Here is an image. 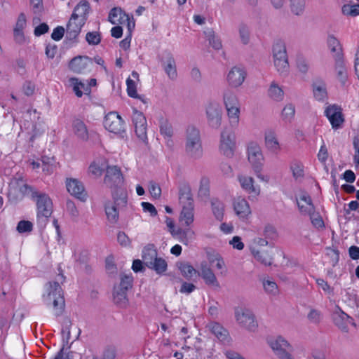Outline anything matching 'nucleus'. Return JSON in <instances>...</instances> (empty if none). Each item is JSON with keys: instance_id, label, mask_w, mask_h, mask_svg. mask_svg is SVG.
Instances as JSON below:
<instances>
[{"instance_id": "13d9d810", "label": "nucleus", "mask_w": 359, "mask_h": 359, "mask_svg": "<svg viewBox=\"0 0 359 359\" xmlns=\"http://www.w3.org/2000/svg\"><path fill=\"white\" fill-rule=\"evenodd\" d=\"M86 39L90 45H97L100 43L101 36L98 32H90L86 34Z\"/></svg>"}, {"instance_id": "c756f323", "label": "nucleus", "mask_w": 359, "mask_h": 359, "mask_svg": "<svg viewBox=\"0 0 359 359\" xmlns=\"http://www.w3.org/2000/svg\"><path fill=\"white\" fill-rule=\"evenodd\" d=\"M327 46L334 60L343 58L342 48L337 38L334 36H329L327 38Z\"/></svg>"}, {"instance_id": "2eb2a0df", "label": "nucleus", "mask_w": 359, "mask_h": 359, "mask_svg": "<svg viewBox=\"0 0 359 359\" xmlns=\"http://www.w3.org/2000/svg\"><path fill=\"white\" fill-rule=\"evenodd\" d=\"M246 75L247 73L243 67L235 66L229 72L226 80L231 87L237 88L243 84Z\"/></svg>"}, {"instance_id": "0eeeda50", "label": "nucleus", "mask_w": 359, "mask_h": 359, "mask_svg": "<svg viewBox=\"0 0 359 359\" xmlns=\"http://www.w3.org/2000/svg\"><path fill=\"white\" fill-rule=\"evenodd\" d=\"M132 121L135 127V132L140 140L144 143L147 142V120L143 113L133 109Z\"/></svg>"}, {"instance_id": "cd10ccee", "label": "nucleus", "mask_w": 359, "mask_h": 359, "mask_svg": "<svg viewBox=\"0 0 359 359\" xmlns=\"http://www.w3.org/2000/svg\"><path fill=\"white\" fill-rule=\"evenodd\" d=\"M114 189V190L112 191V196L114 198L113 204L118 208H124L128 202L127 191L122 187H116Z\"/></svg>"}, {"instance_id": "412c9836", "label": "nucleus", "mask_w": 359, "mask_h": 359, "mask_svg": "<svg viewBox=\"0 0 359 359\" xmlns=\"http://www.w3.org/2000/svg\"><path fill=\"white\" fill-rule=\"evenodd\" d=\"M179 202L182 205L194 204V198L189 184L186 181L178 183Z\"/></svg>"}, {"instance_id": "a18cd8bd", "label": "nucleus", "mask_w": 359, "mask_h": 359, "mask_svg": "<svg viewBox=\"0 0 359 359\" xmlns=\"http://www.w3.org/2000/svg\"><path fill=\"white\" fill-rule=\"evenodd\" d=\"M269 95L274 100L280 101L283 99L284 93L280 86L273 82L269 89Z\"/></svg>"}, {"instance_id": "2f4dec72", "label": "nucleus", "mask_w": 359, "mask_h": 359, "mask_svg": "<svg viewBox=\"0 0 359 359\" xmlns=\"http://www.w3.org/2000/svg\"><path fill=\"white\" fill-rule=\"evenodd\" d=\"M315 98L318 101H325L327 98L326 84L323 81H316L313 84Z\"/></svg>"}, {"instance_id": "c9c22d12", "label": "nucleus", "mask_w": 359, "mask_h": 359, "mask_svg": "<svg viewBox=\"0 0 359 359\" xmlns=\"http://www.w3.org/2000/svg\"><path fill=\"white\" fill-rule=\"evenodd\" d=\"M182 275L187 279H191L197 273V271L188 262H180L177 264Z\"/></svg>"}, {"instance_id": "338daca9", "label": "nucleus", "mask_w": 359, "mask_h": 359, "mask_svg": "<svg viewBox=\"0 0 359 359\" xmlns=\"http://www.w3.org/2000/svg\"><path fill=\"white\" fill-rule=\"evenodd\" d=\"M239 34L243 43L247 44L250 39L248 28L245 25H241L239 27Z\"/></svg>"}, {"instance_id": "69168bd1", "label": "nucleus", "mask_w": 359, "mask_h": 359, "mask_svg": "<svg viewBox=\"0 0 359 359\" xmlns=\"http://www.w3.org/2000/svg\"><path fill=\"white\" fill-rule=\"evenodd\" d=\"M209 179L206 177H202L200 180L199 193L202 195H206L209 191Z\"/></svg>"}, {"instance_id": "774afa93", "label": "nucleus", "mask_w": 359, "mask_h": 359, "mask_svg": "<svg viewBox=\"0 0 359 359\" xmlns=\"http://www.w3.org/2000/svg\"><path fill=\"white\" fill-rule=\"evenodd\" d=\"M116 358V349L112 346H107L104 348L102 359H115Z\"/></svg>"}, {"instance_id": "864d4df0", "label": "nucleus", "mask_w": 359, "mask_h": 359, "mask_svg": "<svg viewBox=\"0 0 359 359\" xmlns=\"http://www.w3.org/2000/svg\"><path fill=\"white\" fill-rule=\"evenodd\" d=\"M342 13L346 15L356 16L359 15V4H346L342 7Z\"/></svg>"}, {"instance_id": "6e6552de", "label": "nucleus", "mask_w": 359, "mask_h": 359, "mask_svg": "<svg viewBox=\"0 0 359 359\" xmlns=\"http://www.w3.org/2000/svg\"><path fill=\"white\" fill-rule=\"evenodd\" d=\"M104 126L107 130L115 134H121L125 131L123 120L115 111L109 112L105 116Z\"/></svg>"}, {"instance_id": "39448f33", "label": "nucleus", "mask_w": 359, "mask_h": 359, "mask_svg": "<svg viewBox=\"0 0 359 359\" xmlns=\"http://www.w3.org/2000/svg\"><path fill=\"white\" fill-rule=\"evenodd\" d=\"M248 161L257 176L263 180L261 171L264 165V156L260 147L255 143L250 144L248 147Z\"/></svg>"}, {"instance_id": "b1692460", "label": "nucleus", "mask_w": 359, "mask_h": 359, "mask_svg": "<svg viewBox=\"0 0 359 359\" xmlns=\"http://www.w3.org/2000/svg\"><path fill=\"white\" fill-rule=\"evenodd\" d=\"M206 328L220 341L223 343L229 341L228 331L219 323L210 322L206 325Z\"/></svg>"}, {"instance_id": "dca6fc26", "label": "nucleus", "mask_w": 359, "mask_h": 359, "mask_svg": "<svg viewBox=\"0 0 359 359\" xmlns=\"http://www.w3.org/2000/svg\"><path fill=\"white\" fill-rule=\"evenodd\" d=\"M264 144L266 149L272 154H278L281 150L277 133L272 128H268L265 130Z\"/></svg>"}, {"instance_id": "a19ab883", "label": "nucleus", "mask_w": 359, "mask_h": 359, "mask_svg": "<svg viewBox=\"0 0 359 359\" xmlns=\"http://www.w3.org/2000/svg\"><path fill=\"white\" fill-rule=\"evenodd\" d=\"M290 170L292 172V176L297 181H302L304 177V170L303 164L297 161H294L291 163Z\"/></svg>"}, {"instance_id": "72a5a7b5", "label": "nucleus", "mask_w": 359, "mask_h": 359, "mask_svg": "<svg viewBox=\"0 0 359 359\" xmlns=\"http://www.w3.org/2000/svg\"><path fill=\"white\" fill-rule=\"evenodd\" d=\"M90 10V4L86 1H81L74 8L73 13L76 15L77 19H83V21H86L87 15Z\"/></svg>"}, {"instance_id": "4c0bfd02", "label": "nucleus", "mask_w": 359, "mask_h": 359, "mask_svg": "<svg viewBox=\"0 0 359 359\" xmlns=\"http://www.w3.org/2000/svg\"><path fill=\"white\" fill-rule=\"evenodd\" d=\"M118 208L111 202L105 204V212L108 220L111 223H116L118 219Z\"/></svg>"}, {"instance_id": "473e14b6", "label": "nucleus", "mask_w": 359, "mask_h": 359, "mask_svg": "<svg viewBox=\"0 0 359 359\" xmlns=\"http://www.w3.org/2000/svg\"><path fill=\"white\" fill-rule=\"evenodd\" d=\"M182 210L180 214V219L184 222L186 226H189L194 222V204L182 205Z\"/></svg>"}, {"instance_id": "4468645a", "label": "nucleus", "mask_w": 359, "mask_h": 359, "mask_svg": "<svg viewBox=\"0 0 359 359\" xmlns=\"http://www.w3.org/2000/svg\"><path fill=\"white\" fill-rule=\"evenodd\" d=\"M93 65L92 59L88 56H76L72 58L69 63V68L76 74H84L90 70Z\"/></svg>"}, {"instance_id": "f257e3e1", "label": "nucleus", "mask_w": 359, "mask_h": 359, "mask_svg": "<svg viewBox=\"0 0 359 359\" xmlns=\"http://www.w3.org/2000/svg\"><path fill=\"white\" fill-rule=\"evenodd\" d=\"M25 194L30 196L36 201L37 207V224L43 228L48 222L53 212V203L50 197L45 193L40 192L34 187L25 184Z\"/></svg>"}, {"instance_id": "f03ea898", "label": "nucleus", "mask_w": 359, "mask_h": 359, "mask_svg": "<svg viewBox=\"0 0 359 359\" xmlns=\"http://www.w3.org/2000/svg\"><path fill=\"white\" fill-rule=\"evenodd\" d=\"M65 277L59 274L57 281H50L46 285V294L43 295L44 303L48 306H52L56 316H60L65 309V299L62 289L59 281L62 283Z\"/></svg>"}, {"instance_id": "680f3d73", "label": "nucleus", "mask_w": 359, "mask_h": 359, "mask_svg": "<svg viewBox=\"0 0 359 359\" xmlns=\"http://www.w3.org/2000/svg\"><path fill=\"white\" fill-rule=\"evenodd\" d=\"M307 318L311 323L318 324L322 319V313L320 311L312 309L308 313Z\"/></svg>"}, {"instance_id": "7ed1b4c3", "label": "nucleus", "mask_w": 359, "mask_h": 359, "mask_svg": "<svg viewBox=\"0 0 359 359\" xmlns=\"http://www.w3.org/2000/svg\"><path fill=\"white\" fill-rule=\"evenodd\" d=\"M184 154L192 160L199 159L203 154L200 131L193 126H188L185 132Z\"/></svg>"}, {"instance_id": "052dcab7", "label": "nucleus", "mask_w": 359, "mask_h": 359, "mask_svg": "<svg viewBox=\"0 0 359 359\" xmlns=\"http://www.w3.org/2000/svg\"><path fill=\"white\" fill-rule=\"evenodd\" d=\"M126 85H127L128 95L130 97H133V98L138 97V94L137 92L135 82L130 78H128L126 80Z\"/></svg>"}, {"instance_id": "1a4fd4ad", "label": "nucleus", "mask_w": 359, "mask_h": 359, "mask_svg": "<svg viewBox=\"0 0 359 359\" xmlns=\"http://www.w3.org/2000/svg\"><path fill=\"white\" fill-rule=\"evenodd\" d=\"M235 316L237 322L243 327L253 330L257 326V323L255 319V316L252 312L244 308H238L235 311Z\"/></svg>"}, {"instance_id": "79ce46f5", "label": "nucleus", "mask_w": 359, "mask_h": 359, "mask_svg": "<svg viewBox=\"0 0 359 359\" xmlns=\"http://www.w3.org/2000/svg\"><path fill=\"white\" fill-rule=\"evenodd\" d=\"M167 267L166 261L161 257L156 258L151 263V265L148 266V268L154 270L159 275L163 274L167 270Z\"/></svg>"}, {"instance_id": "6e6d98bb", "label": "nucleus", "mask_w": 359, "mask_h": 359, "mask_svg": "<svg viewBox=\"0 0 359 359\" xmlns=\"http://www.w3.org/2000/svg\"><path fill=\"white\" fill-rule=\"evenodd\" d=\"M160 133L165 138H171L173 135V130L170 123L163 121L160 126Z\"/></svg>"}, {"instance_id": "9b49d317", "label": "nucleus", "mask_w": 359, "mask_h": 359, "mask_svg": "<svg viewBox=\"0 0 359 359\" xmlns=\"http://www.w3.org/2000/svg\"><path fill=\"white\" fill-rule=\"evenodd\" d=\"M235 149V136L231 131L224 130L221 134L219 150L228 158L233 156Z\"/></svg>"}, {"instance_id": "423d86ee", "label": "nucleus", "mask_w": 359, "mask_h": 359, "mask_svg": "<svg viewBox=\"0 0 359 359\" xmlns=\"http://www.w3.org/2000/svg\"><path fill=\"white\" fill-rule=\"evenodd\" d=\"M104 183L111 189L122 187L123 176L120 168L116 165L107 166Z\"/></svg>"}, {"instance_id": "a211bd4d", "label": "nucleus", "mask_w": 359, "mask_h": 359, "mask_svg": "<svg viewBox=\"0 0 359 359\" xmlns=\"http://www.w3.org/2000/svg\"><path fill=\"white\" fill-rule=\"evenodd\" d=\"M296 203L300 213L304 216L312 215L316 210L311 196L306 192H302L299 198H296Z\"/></svg>"}, {"instance_id": "37998d69", "label": "nucleus", "mask_w": 359, "mask_h": 359, "mask_svg": "<svg viewBox=\"0 0 359 359\" xmlns=\"http://www.w3.org/2000/svg\"><path fill=\"white\" fill-rule=\"evenodd\" d=\"M212 212L217 219L222 220L224 216V205L223 203L217 198H213L211 201Z\"/></svg>"}, {"instance_id": "393cba45", "label": "nucleus", "mask_w": 359, "mask_h": 359, "mask_svg": "<svg viewBox=\"0 0 359 359\" xmlns=\"http://www.w3.org/2000/svg\"><path fill=\"white\" fill-rule=\"evenodd\" d=\"M233 208L236 214L240 218H246L251 214V210L248 201L241 197H238L234 200Z\"/></svg>"}, {"instance_id": "f8f14e48", "label": "nucleus", "mask_w": 359, "mask_h": 359, "mask_svg": "<svg viewBox=\"0 0 359 359\" xmlns=\"http://www.w3.org/2000/svg\"><path fill=\"white\" fill-rule=\"evenodd\" d=\"M325 115L330 121L332 128H341L344 121L341 108L337 104L329 105L325 110Z\"/></svg>"}, {"instance_id": "4d7b16f0", "label": "nucleus", "mask_w": 359, "mask_h": 359, "mask_svg": "<svg viewBox=\"0 0 359 359\" xmlns=\"http://www.w3.org/2000/svg\"><path fill=\"white\" fill-rule=\"evenodd\" d=\"M263 286L264 290L270 294L276 295L278 292L277 284L274 281L269 280H264Z\"/></svg>"}, {"instance_id": "09e8293b", "label": "nucleus", "mask_w": 359, "mask_h": 359, "mask_svg": "<svg viewBox=\"0 0 359 359\" xmlns=\"http://www.w3.org/2000/svg\"><path fill=\"white\" fill-rule=\"evenodd\" d=\"M290 10L295 15H302L305 10V0H290Z\"/></svg>"}, {"instance_id": "49530a36", "label": "nucleus", "mask_w": 359, "mask_h": 359, "mask_svg": "<svg viewBox=\"0 0 359 359\" xmlns=\"http://www.w3.org/2000/svg\"><path fill=\"white\" fill-rule=\"evenodd\" d=\"M204 34L209 41L210 46L215 50H219L222 48L220 40L215 34L212 29H208L204 32Z\"/></svg>"}, {"instance_id": "f3484780", "label": "nucleus", "mask_w": 359, "mask_h": 359, "mask_svg": "<svg viewBox=\"0 0 359 359\" xmlns=\"http://www.w3.org/2000/svg\"><path fill=\"white\" fill-rule=\"evenodd\" d=\"M86 22L83 19H77L76 15L72 13V16L67 25L66 34L67 38L69 40L76 39L81 32L82 27L85 25Z\"/></svg>"}, {"instance_id": "bb28decb", "label": "nucleus", "mask_w": 359, "mask_h": 359, "mask_svg": "<svg viewBox=\"0 0 359 359\" xmlns=\"http://www.w3.org/2000/svg\"><path fill=\"white\" fill-rule=\"evenodd\" d=\"M70 86L72 87L73 91L78 97H81L83 94L89 95L91 92L90 86L79 79L72 77L69 79Z\"/></svg>"}, {"instance_id": "de8ad7c7", "label": "nucleus", "mask_w": 359, "mask_h": 359, "mask_svg": "<svg viewBox=\"0 0 359 359\" xmlns=\"http://www.w3.org/2000/svg\"><path fill=\"white\" fill-rule=\"evenodd\" d=\"M230 123L232 126H237L239 122L240 105L226 108Z\"/></svg>"}, {"instance_id": "f704fd0d", "label": "nucleus", "mask_w": 359, "mask_h": 359, "mask_svg": "<svg viewBox=\"0 0 359 359\" xmlns=\"http://www.w3.org/2000/svg\"><path fill=\"white\" fill-rule=\"evenodd\" d=\"M252 253L254 257L262 264L266 266H270L271 264L272 257L266 251L262 249L253 248Z\"/></svg>"}, {"instance_id": "0e129e2a", "label": "nucleus", "mask_w": 359, "mask_h": 359, "mask_svg": "<svg viewBox=\"0 0 359 359\" xmlns=\"http://www.w3.org/2000/svg\"><path fill=\"white\" fill-rule=\"evenodd\" d=\"M149 190L154 198H158L161 194V189L158 184L154 182H150L149 186Z\"/></svg>"}, {"instance_id": "aec40b11", "label": "nucleus", "mask_w": 359, "mask_h": 359, "mask_svg": "<svg viewBox=\"0 0 359 359\" xmlns=\"http://www.w3.org/2000/svg\"><path fill=\"white\" fill-rule=\"evenodd\" d=\"M199 269L200 272L198 275L201 276L206 285L217 288L220 287L215 274L206 262H202L201 263Z\"/></svg>"}, {"instance_id": "8fccbe9b", "label": "nucleus", "mask_w": 359, "mask_h": 359, "mask_svg": "<svg viewBox=\"0 0 359 359\" xmlns=\"http://www.w3.org/2000/svg\"><path fill=\"white\" fill-rule=\"evenodd\" d=\"M114 301L116 304L121 307L126 306L128 304L126 291L117 289L114 294Z\"/></svg>"}, {"instance_id": "58836bf2", "label": "nucleus", "mask_w": 359, "mask_h": 359, "mask_svg": "<svg viewBox=\"0 0 359 359\" xmlns=\"http://www.w3.org/2000/svg\"><path fill=\"white\" fill-rule=\"evenodd\" d=\"M208 260L211 264L216 262L215 266L217 269L221 271L220 274L222 276H226L227 270L225 263L222 257L219 254L208 255Z\"/></svg>"}, {"instance_id": "e2e57ef3", "label": "nucleus", "mask_w": 359, "mask_h": 359, "mask_svg": "<svg viewBox=\"0 0 359 359\" xmlns=\"http://www.w3.org/2000/svg\"><path fill=\"white\" fill-rule=\"evenodd\" d=\"M70 325L71 322L69 320H67L62 327V335L63 341L66 344H68L69 340L70 339Z\"/></svg>"}, {"instance_id": "e433bc0d", "label": "nucleus", "mask_w": 359, "mask_h": 359, "mask_svg": "<svg viewBox=\"0 0 359 359\" xmlns=\"http://www.w3.org/2000/svg\"><path fill=\"white\" fill-rule=\"evenodd\" d=\"M223 102L226 108L240 105L236 94L230 89L224 91Z\"/></svg>"}, {"instance_id": "bf43d9fd", "label": "nucleus", "mask_w": 359, "mask_h": 359, "mask_svg": "<svg viewBox=\"0 0 359 359\" xmlns=\"http://www.w3.org/2000/svg\"><path fill=\"white\" fill-rule=\"evenodd\" d=\"M33 229V224L31 222L27 220H21L17 225V231L19 233L31 232Z\"/></svg>"}, {"instance_id": "ea45409f", "label": "nucleus", "mask_w": 359, "mask_h": 359, "mask_svg": "<svg viewBox=\"0 0 359 359\" xmlns=\"http://www.w3.org/2000/svg\"><path fill=\"white\" fill-rule=\"evenodd\" d=\"M335 70L339 81L342 84H345L347 79V71L344 66L343 58L335 60Z\"/></svg>"}, {"instance_id": "9d476101", "label": "nucleus", "mask_w": 359, "mask_h": 359, "mask_svg": "<svg viewBox=\"0 0 359 359\" xmlns=\"http://www.w3.org/2000/svg\"><path fill=\"white\" fill-rule=\"evenodd\" d=\"M208 123L213 128H218L222 123V108L217 102H210L206 107Z\"/></svg>"}, {"instance_id": "c85d7f7f", "label": "nucleus", "mask_w": 359, "mask_h": 359, "mask_svg": "<svg viewBox=\"0 0 359 359\" xmlns=\"http://www.w3.org/2000/svg\"><path fill=\"white\" fill-rule=\"evenodd\" d=\"M108 18L113 25L122 24L126 20H129L128 16L120 8L116 7L110 11Z\"/></svg>"}, {"instance_id": "ddd939ff", "label": "nucleus", "mask_w": 359, "mask_h": 359, "mask_svg": "<svg viewBox=\"0 0 359 359\" xmlns=\"http://www.w3.org/2000/svg\"><path fill=\"white\" fill-rule=\"evenodd\" d=\"M160 60L169 79L171 80L176 79L177 72L176 62L172 54L168 50H165L162 53Z\"/></svg>"}, {"instance_id": "c03bdc74", "label": "nucleus", "mask_w": 359, "mask_h": 359, "mask_svg": "<svg viewBox=\"0 0 359 359\" xmlns=\"http://www.w3.org/2000/svg\"><path fill=\"white\" fill-rule=\"evenodd\" d=\"M336 317L334 318L335 324L341 330H344L346 326H342L339 323V319L341 320L343 323H348L352 320V318L345 312H344L339 306H337V311L334 312Z\"/></svg>"}, {"instance_id": "3c124183", "label": "nucleus", "mask_w": 359, "mask_h": 359, "mask_svg": "<svg viewBox=\"0 0 359 359\" xmlns=\"http://www.w3.org/2000/svg\"><path fill=\"white\" fill-rule=\"evenodd\" d=\"M295 114V108L292 104H287L282 110L281 116L285 122H291Z\"/></svg>"}, {"instance_id": "20e7f679", "label": "nucleus", "mask_w": 359, "mask_h": 359, "mask_svg": "<svg viewBox=\"0 0 359 359\" xmlns=\"http://www.w3.org/2000/svg\"><path fill=\"white\" fill-rule=\"evenodd\" d=\"M273 63L280 74H286L289 71V62L286 46L281 41H276L273 46Z\"/></svg>"}, {"instance_id": "603ef678", "label": "nucleus", "mask_w": 359, "mask_h": 359, "mask_svg": "<svg viewBox=\"0 0 359 359\" xmlns=\"http://www.w3.org/2000/svg\"><path fill=\"white\" fill-rule=\"evenodd\" d=\"M178 234L181 241L185 245H188L191 241L194 239L195 233L194 231L190 229L179 230Z\"/></svg>"}, {"instance_id": "7c9ffc66", "label": "nucleus", "mask_w": 359, "mask_h": 359, "mask_svg": "<svg viewBox=\"0 0 359 359\" xmlns=\"http://www.w3.org/2000/svg\"><path fill=\"white\" fill-rule=\"evenodd\" d=\"M142 260L144 264L148 267L157 258V251L154 244L147 245L142 250Z\"/></svg>"}, {"instance_id": "a878e982", "label": "nucleus", "mask_w": 359, "mask_h": 359, "mask_svg": "<svg viewBox=\"0 0 359 359\" xmlns=\"http://www.w3.org/2000/svg\"><path fill=\"white\" fill-rule=\"evenodd\" d=\"M72 130L74 134L81 141H87L88 140V130L85 123L79 118L72 122Z\"/></svg>"}, {"instance_id": "6ab92c4d", "label": "nucleus", "mask_w": 359, "mask_h": 359, "mask_svg": "<svg viewBox=\"0 0 359 359\" xmlns=\"http://www.w3.org/2000/svg\"><path fill=\"white\" fill-rule=\"evenodd\" d=\"M66 187L68 192L76 198L85 201L87 194L83 183L76 179H67Z\"/></svg>"}, {"instance_id": "5fc2aeb1", "label": "nucleus", "mask_w": 359, "mask_h": 359, "mask_svg": "<svg viewBox=\"0 0 359 359\" xmlns=\"http://www.w3.org/2000/svg\"><path fill=\"white\" fill-rule=\"evenodd\" d=\"M133 278L130 275H123L121 277V283L118 289L128 291L132 287Z\"/></svg>"}, {"instance_id": "5701e85b", "label": "nucleus", "mask_w": 359, "mask_h": 359, "mask_svg": "<svg viewBox=\"0 0 359 359\" xmlns=\"http://www.w3.org/2000/svg\"><path fill=\"white\" fill-rule=\"evenodd\" d=\"M270 346L277 356L293 351L292 346L281 336H278L274 340H272L270 342Z\"/></svg>"}, {"instance_id": "4be33fe9", "label": "nucleus", "mask_w": 359, "mask_h": 359, "mask_svg": "<svg viewBox=\"0 0 359 359\" xmlns=\"http://www.w3.org/2000/svg\"><path fill=\"white\" fill-rule=\"evenodd\" d=\"M238 180L243 189L252 196H257L260 193L259 186L254 185V180L252 177L246 175H238Z\"/></svg>"}]
</instances>
